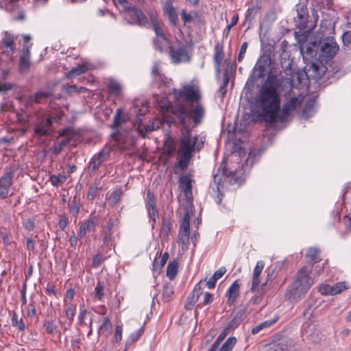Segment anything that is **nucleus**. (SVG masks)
<instances>
[{
  "label": "nucleus",
  "mask_w": 351,
  "mask_h": 351,
  "mask_svg": "<svg viewBox=\"0 0 351 351\" xmlns=\"http://www.w3.org/2000/svg\"><path fill=\"white\" fill-rule=\"evenodd\" d=\"M175 0H166L163 4V12L167 15L173 26H176L178 23V17L176 9L172 3Z\"/></svg>",
  "instance_id": "nucleus-21"
},
{
  "label": "nucleus",
  "mask_w": 351,
  "mask_h": 351,
  "mask_svg": "<svg viewBox=\"0 0 351 351\" xmlns=\"http://www.w3.org/2000/svg\"><path fill=\"white\" fill-rule=\"evenodd\" d=\"M189 228H190L189 216L188 214H185L183 217V219L182 221L179 230H184V232L190 231Z\"/></svg>",
  "instance_id": "nucleus-56"
},
{
  "label": "nucleus",
  "mask_w": 351,
  "mask_h": 351,
  "mask_svg": "<svg viewBox=\"0 0 351 351\" xmlns=\"http://www.w3.org/2000/svg\"><path fill=\"white\" fill-rule=\"evenodd\" d=\"M111 152L109 147H104L99 152L95 154L90 159L88 167L90 174L95 173L98 170L99 166L105 161L108 160Z\"/></svg>",
  "instance_id": "nucleus-10"
},
{
  "label": "nucleus",
  "mask_w": 351,
  "mask_h": 351,
  "mask_svg": "<svg viewBox=\"0 0 351 351\" xmlns=\"http://www.w3.org/2000/svg\"><path fill=\"white\" fill-rule=\"evenodd\" d=\"M100 184L101 182L99 180H95L94 182L89 186L87 192V199L88 200L93 201L96 197L99 191L101 189Z\"/></svg>",
  "instance_id": "nucleus-32"
},
{
  "label": "nucleus",
  "mask_w": 351,
  "mask_h": 351,
  "mask_svg": "<svg viewBox=\"0 0 351 351\" xmlns=\"http://www.w3.org/2000/svg\"><path fill=\"white\" fill-rule=\"evenodd\" d=\"M303 116L306 117H308L311 116L313 113V103L312 101H308L304 106L303 108Z\"/></svg>",
  "instance_id": "nucleus-52"
},
{
  "label": "nucleus",
  "mask_w": 351,
  "mask_h": 351,
  "mask_svg": "<svg viewBox=\"0 0 351 351\" xmlns=\"http://www.w3.org/2000/svg\"><path fill=\"white\" fill-rule=\"evenodd\" d=\"M2 43L4 47L9 48L12 53L14 51L15 47H14V38L7 32L5 33V36L2 39Z\"/></svg>",
  "instance_id": "nucleus-40"
},
{
  "label": "nucleus",
  "mask_w": 351,
  "mask_h": 351,
  "mask_svg": "<svg viewBox=\"0 0 351 351\" xmlns=\"http://www.w3.org/2000/svg\"><path fill=\"white\" fill-rule=\"evenodd\" d=\"M343 45L348 46L351 45V30L345 32L342 35Z\"/></svg>",
  "instance_id": "nucleus-59"
},
{
  "label": "nucleus",
  "mask_w": 351,
  "mask_h": 351,
  "mask_svg": "<svg viewBox=\"0 0 351 351\" xmlns=\"http://www.w3.org/2000/svg\"><path fill=\"white\" fill-rule=\"evenodd\" d=\"M52 124L51 119L48 118L47 119L42 120L36 126L34 129V133L38 136H47L51 134V127Z\"/></svg>",
  "instance_id": "nucleus-26"
},
{
  "label": "nucleus",
  "mask_w": 351,
  "mask_h": 351,
  "mask_svg": "<svg viewBox=\"0 0 351 351\" xmlns=\"http://www.w3.org/2000/svg\"><path fill=\"white\" fill-rule=\"evenodd\" d=\"M18 167L16 165L6 167L3 175L0 177V199H5L9 194L10 189L12 185L14 173L17 171Z\"/></svg>",
  "instance_id": "nucleus-8"
},
{
  "label": "nucleus",
  "mask_w": 351,
  "mask_h": 351,
  "mask_svg": "<svg viewBox=\"0 0 351 351\" xmlns=\"http://www.w3.org/2000/svg\"><path fill=\"white\" fill-rule=\"evenodd\" d=\"M307 64L305 66V72L308 78L319 80L321 79L326 70V67L322 62H313Z\"/></svg>",
  "instance_id": "nucleus-14"
},
{
  "label": "nucleus",
  "mask_w": 351,
  "mask_h": 351,
  "mask_svg": "<svg viewBox=\"0 0 351 351\" xmlns=\"http://www.w3.org/2000/svg\"><path fill=\"white\" fill-rule=\"evenodd\" d=\"M171 228V222L168 219H163L161 226V234H163L164 237H168Z\"/></svg>",
  "instance_id": "nucleus-49"
},
{
  "label": "nucleus",
  "mask_w": 351,
  "mask_h": 351,
  "mask_svg": "<svg viewBox=\"0 0 351 351\" xmlns=\"http://www.w3.org/2000/svg\"><path fill=\"white\" fill-rule=\"evenodd\" d=\"M306 256L313 263H318L321 261L320 250L317 247H308L306 250Z\"/></svg>",
  "instance_id": "nucleus-34"
},
{
  "label": "nucleus",
  "mask_w": 351,
  "mask_h": 351,
  "mask_svg": "<svg viewBox=\"0 0 351 351\" xmlns=\"http://www.w3.org/2000/svg\"><path fill=\"white\" fill-rule=\"evenodd\" d=\"M104 297V285L100 282H97L95 287V299L102 301Z\"/></svg>",
  "instance_id": "nucleus-42"
},
{
  "label": "nucleus",
  "mask_w": 351,
  "mask_h": 351,
  "mask_svg": "<svg viewBox=\"0 0 351 351\" xmlns=\"http://www.w3.org/2000/svg\"><path fill=\"white\" fill-rule=\"evenodd\" d=\"M240 285L238 280H235L228 288L226 292V296L228 298L227 304L229 306H232L239 294Z\"/></svg>",
  "instance_id": "nucleus-29"
},
{
  "label": "nucleus",
  "mask_w": 351,
  "mask_h": 351,
  "mask_svg": "<svg viewBox=\"0 0 351 351\" xmlns=\"http://www.w3.org/2000/svg\"><path fill=\"white\" fill-rule=\"evenodd\" d=\"M245 317V311L243 308H235L228 317L226 326L231 330H234L241 323Z\"/></svg>",
  "instance_id": "nucleus-18"
},
{
  "label": "nucleus",
  "mask_w": 351,
  "mask_h": 351,
  "mask_svg": "<svg viewBox=\"0 0 351 351\" xmlns=\"http://www.w3.org/2000/svg\"><path fill=\"white\" fill-rule=\"evenodd\" d=\"M126 13L130 17L128 21L130 25H136L139 27H149V19L143 10L136 5L133 4L131 8H126Z\"/></svg>",
  "instance_id": "nucleus-9"
},
{
  "label": "nucleus",
  "mask_w": 351,
  "mask_h": 351,
  "mask_svg": "<svg viewBox=\"0 0 351 351\" xmlns=\"http://www.w3.org/2000/svg\"><path fill=\"white\" fill-rule=\"evenodd\" d=\"M190 115L195 125H198L202 122V119L204 115V108L199 104H196L189 112Z\"/></svg>",
  "instance_id": "nucleus-31"
},
{
  "label": "nucleus",
  "mask_w": 351,
  "mask_h": 351,
  "mask_svg": "<svg viewBox=\"0 0 351 351\" xmlns=\"http://www.w3.org/2000/svg\"><path fill=\"white\" fill-rule=\"evenodd\" d=\"M247 48V42L243 43L241 46L240 51H239L238 58H237L239 62H241L243 60V59L244 58V55L246 52Z\"/></svg>",
  "instance_id": "nucleus-62"
},
{
  "label": "nucleus",
  "mask_w": 351,
  "mask_h": 351,
  "mask_svg": "<svg viewBox=\"0 0 351 351\" xmlns=\"http://www.w3.org/2000/svg\"><path fill=\"white\" fill-rule=\"evenodd\" d=\"M121 192L119 191H114L109 199V201H111L113 204L117 203L121 198Z\"/></svg>",
  "instance_id": "nucleus-63"
},
{
  "label": "nucleus",
  "mask_w": 351,
  "mask_h": 351,
  "mask_svg": "<svg viewBox=\"0 0 351 351\" xmlns=\"http://www.w3.org/2000/svg\"><path fill=\"white\" fill-rule=\"evenodd\" d=\"M179 187L184 193L186 199L189 201L192 200V180L190 175H184L180 177L178 180Z\"/></svg>",
  "instance_id": "nucleus-17"
},
{
  "label": "nucleus",
  "mask_w": 351,
  "mask_h": 351,
  "mask_svg": "<svg viewBox=\"0 0 351 351\" xmlns=\"http://www.w3.org/2000/svg\"><path fill=\"white\" fill-rule=\"evenodd\" d=\"M147 16L150 21L149 25L151 24L156 36L162 40H167V37L162 29V23L159 20L157 12L154 10H149L147 12Z\"/></svg>",
  "instance_id": "nucleus-16"
},
{
  "label": "nucleus",
  "mask_w": 351,
  "mask_h": 351,
  "mask_svg": "<svg viewBox=\"0 0 351 351\" xmlns=\"http://www.w3.org/2000/svg\"><path fill=\"white\" fill-rule=\"evenodd\" d=\"M114 227V222L112 220H109L106 225L102 228L101 237L103 243L106 246L112 245V228Z\"/></svg>",
  "instance_id": "nucleus-25"
},
{
  "label": "nucleus",
  "mask_w": 351,
  "mask_h": 351,
  "mask_svg": "<svg viewBox=\"0 0 351 351\" xmlns=\"http://www.w3.org/2000/svg\"><path fill=\"white\" fill-rule=\"evenodd\" d=\"M14 88V84L10 82L1 83L0 82V93H5Z\"/></svg>",
  "instance_id": "nucleus-60"
},
{
  "label": "nucleus",
  "mask_w": 351,
  "mask_h": 351,
  "mask_svg": "<svg viewBox=\"0 0 351 351\" xmlns=\"http://www.w3.org/2000/svg\"><path fill=\"white\" fill-rule=\"evenodd\" d=\"M108 88L110 95H119L122 91V88L120 84L112 79H110L108 84Z\"/></svg>",
  "instance_id": "nucleus-36"
},
{
  "label": "nucleus",
  "mask_w": 351,
  "mask_h": 351,
  "mask_svg": "<svg viewBox=\"0 0 351 351\" xmlns=\"http://www.w3.org/2000/svg\"><path fill=\"white\" fill-rule=\"evenodd\" d=\"M12 325L14 327L18 328L20 330L23 331L25 330V324L22 319L20 320L18 319L16 314H14L12 317Z\"/></svg>",
  "instance_id": "nucleus-50"
},
{
  "label": "nucleus",
  "mask_w": 351,
  "mask_h": 351,
  "mask_svg": "<svg viewBox=\"0 0 351 351\" xmlns=\"http://www.w3.org/2000/svg\"><path fill=\"white\" fill-rule=\"evenodd\" d=\"M319 292L322 295H332V286L329 285H321L318 288Z\"/></svg>",
  "instance_id": "nucleus-57"
},
{
  "label": "nucleus",
  "mask_w": 351,
  "mask_h": 351,
  "mask_svg": "<svg viewBox=\"0 0 351 351\" xmlns=\"http://www.w3.org/2000/svg\"><path fill=\"white\" fill-rule=\"evenodd\" d=\"M228 83H229V76L227 73H225L223 74V84L219 89V93L221 95V99H223L226 95L227 86H228Z\"/></svg>",
  "instance_id": "nucleus-47"
},
{
  "label": "nucleus",
  "mask_w": 351,
  "mask_h": 351,
  "mask_svg": "<svg viewBox=\"0 0 351 351\" xmlns=\"http://www.w3.org/2000/svg\"><path fill=\"white\" fill-rule=\"evenodd\" d=\"M189 232L190 231L179 230L178 239L179 242L182 244V247H186L189 242Z\"/></svg>",
  "instance_id": "nucleus-45"
},
{
  "label": "nucleus",
  "mask_w": 351,
  "mask_h": 351,
  "mask_svg": "<svg viewBox=\"0 0 351 351\" xmlns=\"http://www.w3.org/2000/svg\"><path fill=\"white\" fill-rule=\"evenodd\" d=\"M237 342V339L234 337L228 338L226 342L220 348V351H230L234 346Z\"/></svg>",
  "instance_id": "nucleus-44"
},
{
  "label": "nucleus",
  "mask_w": 351,
  "mask_h": 351,
  "mask_svg": "<svg viewBox=\"0 0 351 351\" xmlns=\"http://www.w3.org/2000/svg\"><path fill=\"white\" fill-rule=\"evenodd\" d=\"M204 143V141L202 139H201L200 141H197V136L193 138L189 129L187 128L182 133L178 152L185 153L193 156V152L195 150H197V152L199 151L202 148Z\"/></svg>",
  "instance_id": "nucleus-6"
},
{
  "label": "nucleus",
  "mask_w": 351,
  "mask_h": 351,
  "mask_svg": "<svg viewBox=\"0 0 351 351\" xmlns=\"http://www.w3.org/2000/svg\"><path fill=\"white\" fill-rule=\"evenodd\" d=\"M265 263L263 261H258L256 263V267L254 269L252 274V282L251 287V291L256 292L261 282L259 280L260 276L264 269Z\"/></svg>",
  "instance_id": "nucleus-24"
},
{
  "label": "nucleus",
  "mask_w": 351,
  "mask_h": 351,
  "mask_svg": "<svg viewBox=\"0 0 351 351\" xmlns=\"http://www.w3.org/2000/svg\"><path fill=\"white\" fill-rule=\"evenodd\" d=\"M76 306L74 304H71L65 309V315L66 318L69 320V326H71L72 322L73 321Z\"/></svg>",
  "instance_id": "nucleus-46"
},
{
  "label": "nucleus",
  "mask_w": 351,
  "mask_h": 351,
  "mask_svg": "<svg viewBox=\"0 0 351 351\" xmlns=\"http://www.w3.org/2000/svg\"><path fill=\"white\" fill-rule=\"evenodd\" d=\"M30 66V51L28 47H23L19 58V71L21 73H27Z\"/></svg>",
  "instance_id": "nucleus-22"
},
{
  "label": "nucleus",
  "mask_w": 351,
  "mask_h": 351,
  "mask_svg": "<svg viewBox=\"0 0 351 351\" xmlns=\"http://www.w3.org/2000/svg\"><path fill=\"white\" fill-rule=\"evenodd\" d=\"M23 227L28 231H32L35 228L34 220L32 219H27L23 222Z\"/></svg>",
  "instance_id": "nucleus-58"
},
{
  "label": "nucleus",
  "mask_w": 351,
  "mask_h": 351,
  "mask_svg": "<svg viewBox=\"0 0 351 351\" xmlns=\"http://www.w3.org/2000/svg\"><path fill=\"white\" fill-rule=\"evenodd\" d=\"M178 166L182 170H184L187 168L192 155L180 152H178Z\"/></svg>",
  "instance_id": "nucleus-38"
},
{
  "label": "nucleus",
  "mask_w": 351,
  "mask_h": 351,
  "mask_svg": "<svg viewBox=\"0 0 351 351\" xmlns=\"http://www.w3.org/2000/svg\"><path fill=\"white\" fill-rule=\"evenodd\" d=\"M213 180L217 190L213 189L212 195L218 204L221 203L223 191L230 190V187L234 185L239 186L243 182L241 171L229 170L223 163L221 164L217 172L213 176Z\"/></svg>",
  "instance_id": "nucleus-3"
},
{
  "label": "nucleus",
  "mask_w": 351,
  "mask_h": 351,
  "mask_svg": "<svg viewBox=\"0 0 351 351\" xmlns=\"http://www.w3.org/2000/svg\"><path fill=\"white\" fill-rule=\"evenodd\" d=\"M217 279H215V278L212 276L208 281H205V280H202V287L203 286H207L208 289H213L215 287V285H216V282H217Z\"/></svg>",
  "instance_id": "nucleus-61"
},
{
  "label": "nucleus",
  "mask_w": 351,
  "mask_h": 351,
  "mask_svg": "<svg viewBox=\"0 0 351 351\" xmlns=\"http://www.w3.org/2000/svg\"><path fill=\"white\" fill-rule=\"evenodd\" d=\"M169 54L174 64L189 62L190 60L186 47L183 44H179L177 47L170 46Z\"/></svg>",
  "instance_id": "nucleus-12"
},
{
  "label": "nucleus",
  "mask_w": 351,
  "mask_h": 351,
  "mask_svg": "<svg viewBox=\"0 0 351 351\" xmlns=\"http://www.w3.org/2000/svg\"><path fill=\"white\" fill-rule=\"evenodd\" d=\"M339 50V45L333 37H326L319 42L317 49L318 60L327 62L334 58Z\"/></svg>",
  "instance_id": "nucleus-5"
},
{
  "label": "nucleus",
  "mask_w": 351,
  "mask_h": 351,
  "mask_svg": "<svg viewBox=\"0 0 351 351\" xmlns=\"http://www.w3.org/2000/svg\"><path fill=\"white\" fill-rule=\"evenodd\" d=\"M146 208L149 218L156 223L158 217V210L156 207V202L154 193L149 190L146 195Z\"/></svg>",
  "instance_id": "nucleus-20"
},
{
  "label": "nucleus",
  "mask_w": 351,
  "mask_h": 351,
  "mask_svg": "<svg viewBox=\"0 0 351 351\" xmlns=\"http://www.w3.org/2000/svg\"><path fill=\"white\" fill-rule=\"evenodd\" d=\"M184 98L191 102L197 101L200 99V93L198 86L194 84H188L184 86Z\"/></svg>",
  "instance_id": "nucleus-23"
},
{
  "label": "nucleus",
  "mask_w": 351,
  "mask_h": 351,
  "mask_svg": "<svg viewBox=\"0 0 351 351\" xmlns=\"http://www.w3.org/2000/svg\"><path fill=\"white\" fill-rule=\"evenodd\" d=\"M50 96V93L48 92H38L36 93L34 96L29 98L31 102L39 103L43 99L48 98Z\"/></svg>",
  "instance_id": "nucleus-48"
},
{
  "label": "nucleus",
  "mask_w": 351,
  "mask_h": 351,
  "mask_svg": "<svg viewBox=\"0 0 351 351\" xmlns=\"http://www.w3.org/2000/svg\"><path fill=\"white\" fill-rule=\"evenodd\" d=\"M112 324L110 319L106 317H104L101 326L99 327V332H106L110 328H111Z\"/></svg>",
  "instance_id": "nucleus-53"
},
{
  "label": "nucleus",
  "mask_w": 351,
  "mask_h": 351,
  "mask_svg": "<svg viewBox=\"0 0 351 351\" xmlns=\"http://www.w3.org/2000/svg\"><path fill=\"white\" fill-rule=\"evenodd\" d=\"M224 58L223 46L222 43H217L214 48V63L217 71H219L221 64Z\"/></svg>",
  "instance_id": "nucleus-30"
},
{
  "label": "nucleus",
  "mask_w": 351,
  "mask_h": 351,
  "mask_svg": "<svg viewBox=\"0 0 351 351\" xmlns=\"http://www.w3.org/2000/svg\"><path fill=\"white\" fill-rule=\"evenodd\" d=\"M102 261V257L100 254H97L93 258L92 266L95 268H97Z\"/></svg>",
  "instance_id": "nucleus-64"
},
{
  "label": "nucleus",
  "mask_w": 351,
  "mask_h": 351,
  "mask_svg": "<svg viewBox=\"0 0 351 351\" xmlns=\"http://www.w3.org/2000/svg\"><path fill=\"white\" fill-rule=\"evenodd\" d=\"M332 5V0H326V7L324 3L322 1L313 3V8L311 9L314 19V23L313 24L308 20L309 16L306 4L304 2L298 3L296 5L297 16L294 18L296 27L300 30H311L313 29L319 19L318 11H320L322 14V25H323L324 23V25H330L331 23H334L335 21L332 20L334 10H331Z\"/></svg>",
  "instance_id": "nucleus-2"
},
{
  "label": "nucleus",
  "mask_w": 351,
  "mask_h": 351,
  "mask_svg": "<svg viewBox=\"0 0 351 351\" xmlns=\"http://www.w3.org/2000/svg\"><path fill=\"white\" fill-rule=\"evenodd\" d=\"M319 47L317 41H310L308 43H303L300 45V51L304 60H311L315 58L318 60V53L317 49Z\"/></svg>",
  "instance_id": "nucleus-15"
},
{
  "label": "nucleus",
  "mask_w": 351,
  "mask_h": 351,
  "mask_svg": "<svg viewBox=\"0 0 351 351\" xmlns=\"http://www.w3.org/2000/svg\"><path fill=\"white\" fill-rule=\"evenodd\" d=\"M87 67L85 65H78L76 67H73L69 72L66 73L67 78H73L75 76L80 75L82 73H86Z\"/></svg>",
  "instance_id": "nucleus-39"
},
{
  "label": "nucleus",
  "mask_w": 351,
  "mask_h": 351,
  "mask_svg": "<svg viewBox=\"0 0 351 351\" xmlns=\"http://www.w3.org/2000/svg\"><path fill=\"white\" fill-rule=\"evenodd\" d=\"M293 341L287 337H280L272 340L266 345L267 351H293Z\"/></svg>",
  "instance_id": "nucleus-11"
},
{
  "label": "nucleus",
  "mask_w": 351,
  "mask_h": 351,
  "mask_svg": "<svg viewBox=\"0 0 351 351\" xmlns=\"http://www.w3.org/2000/svg\"><path fill=\"white\" fill-rule=\"evenodd\" d=\"M178 262L177 260L170 261L167 265L166 275L172 280L175 278L178 274Z\"/></svg>",
  "instance_id": "nucleus-33"
},
{
  "label": "nucleus",
  "mask_w": 351,
  "mask_h": 351,
  "mask_svg": "<svg viewBox=\"0 0 351 351\" xmlns=\"http://www.w3.org/2000/svg\"><path fill=\"white\" fill-rule=\"evenodd\" d=\"M280 91L276 83L263 86L255 98L260 115L269 123H275L280 109Z\"/></svg>",
  "instance_id": "nucleus-1"
},
{
  "label": "nucleus",
  "mask_w": 351,
  "mask_h": 351,
  "mask_svg": "<svg viewBox=\"0 0 351 351\" xmlns=\"http://www.w3.org/2000/svg\"><path fill=\"white\" fill-rule=\"evenodd\" d=\"M304 335L309 341L313 342H317L319 340V335L315 326L311 323H306L303 326Z\"/></svg>",
  "instance_id": "nucleus-27"
},
{
  "label": "nucleus",
  "mask_w": 351,
  "mask_h": 351,
  "mask_svg": "<svg viewBox=\"0 0 351 351\" xmlns=\"http://www.w3.org/2000/svg\"><path fill=\"white\" fill-rule=\"evenodd\" d=\"M271 64V58L269 54L265 52L257 60L252 73L246 82V86L249 88H252L254 84L265 75L266 67Z\"/></svg>",
  "instance_id": "nucleus-7"
},
{
  "label": "nucleus",
  "mask_w": 351,
  "mask_h": 351,
  "mask_svg": "<svg viewBox=\"0 0 351 351\" xmlns=\"http://www.w3.org/2000/svg\"><path fill=\"white\" fill-rule=\"evenodd\" d=\"M144 332L143 327L140 328L138 330L135 331L134 332L132 333L128 339V341H130L132 343L136 341L143 335Z\"/></svg>",
  "instance_id": "nucleus-55"
},
{
  "label": "nucleus",
  "mask_w": 351,
  "mask_h": 351,
  "mask_svg": "<svg viewBox=\"0 0 351 351\" xmlns=\"http://www.w3.org/2000/svg\"><path fill=\"white\" fill-rule=\"evenodd\" d=\"M173 114L178 118L182 125H186V119L188 117L184 106H180L173 110Z\"/></svg>",
  "instance_id": "nucleus-35"
},
{
  "label": "nucleus",
  "mask_w": 351,
  "mask_h": 351,
  "mask_svg": "<svg viewBox=\"0 0 351 351\" xmlns=\"http://www.w3.org/2000/svg\"><path fill=\"white\" fill-rule=\"evenodd\" d=\"M313 267V264L309 263L298 270L295 280L287 289V297L290 300H300L313 285V280L309 276Z\"/></svg>",
  "instance_id": "nucleus-4"
},
{
  "label": "nucleus",
  "mask_w": 351,
  "mask_h": 351,
  "mask_svg": "<svg viewBox=\"0 0 351 351\" xmlns=\"http://www.w3.org/2000/svg\"><path fill=\"white\" fill-rule=\"evenodd\" d=\"M162 300L165 302H169L173 295V287L170 283H167L162 287Z\"/></svg>",
  "instance_id": "nucleus-37"
},
{
  "label": "nucleus",
  "mask_w": 351,
  "mask_h": 351,
  "mask_svg": "<svg viewBox=\"0 0 351 351\" xmlns=\"http://www.w3.org/2000/svg\"><path fill=\"white\" fill-rule=\"evenodd\" d=\"M44 326L45 327L46 332L48 334H53L57 328V326L53 320L45 321L44 323Z\"/></svg>",
  "instance_id": "nucleus-54"
},
{
  "label": "nucleus",
  "mask_w": 351,
  "mask_h": 351,
  "mask_svg": "<svg viewBox=\"0 0 351 351\" xmlns=\"http://www.w3.org/2000/svg\"><path fill=\"white\" fill-rule=\"evenodd\" d=\"M231 330L228 328L227 326L222 330V332L219 334L214 343L213 344V350L217 347H219L221 341L226 338V337L231 332Z\"/></svg>",
  "instance_id": "nucleus-41"
},
{
  "label": "nucleus",
  "mask_w": 351,
  "mask_h": 351,
  "mask_svg": "<svg viewBox=\"0 0 351 351\" xmlns=\"http://www.w3.org/2000/svg\"><path fill=\"white\" fill-rule=\"evenodd\" d=\"M202 281L200 280L194 287L193 291L188 296L184 307L187 310H191L197 301L199 295L202 293Z\"/></svg>",
  "instance_id": "nucleus-19"
},
{
  "label": "nucleus",
  "mask_w": 351,
  "mask_h": 351,
  "mask_svg": "<svg viewBox=\"0 0 351 351\" xmlns=\"http://www.w3.org/2000/svg\"><path fill=\"white\" fill-rule=\"evenodd\" d=\"M332 295H336L341 293L342 291L347 289L345 282H337L332 286Z\"/></svg>",
  "instance_id": "nucleus-51"
},
{
  "label": "nucleus",
  "mask_w": 351,
  "mask_h": 351,
  "mask_svg": "<svg viewBox=\"0 0 351 351\" xmlns=\"http://www.w3.org/2000/svg\"><path fill=\"white\" fill-rule=\"evenodd\" d=\"M300 105L301 99L298 97L291 98L282 105V109H280L278 119L280 121H285L291 112L299 108Z\"/></svg>",
  "instance_id": "nucleus-13"
},
{
  "label": "nucleus",
  "mask_w": 351,
  "mask_h": 351,
  "mask_svg": "<svg viewBox=\"0 0 351 351\" xmlns=\"http://www.w3.org/2000/svg\"><path fill=\"white\" fill-rule=\"evenodd\" d=\"M66 180V176L63 174L52 175L50 177V181L53 186H58Z\"/></svg>",
  "instance_id": "nucleus-43"
},
{
  "label": "nucleus",
  "mask_w": 351,
  "mask_h": 351,
  "mask_svg": "<svg viewBox=\"0 0 351 351\" xmlns=\"http://www.w3.org/2000/svg\"><path fill=\"white\" fill-rule=\"evenodd\" d=\"M95 226L96 219L95 218L89 219L80 222L79 237L80 238L85 237L87 233L94 231Z\"/></svg>",
  "instance_id": "nucleus-28"
}]
</instances>
